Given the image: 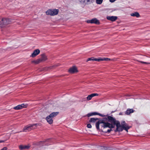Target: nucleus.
I'll list each match as a JSON object with an SVG mask.
<instances>
[{
  "label": "nucleus",
  "instance_id": "14",
  "mask_svg": "<svg viewBox=\"0 0 150 150\" xmlns=\"http://www.w3.org/2000/svg\"><path fill=\"white\" fill-rule=\"evenodd\" d=\"M98 93H92L88 95L87 97V100H89L91 99L92 98L95 96H98Z\"/></svg>",
  "mask_w": 150,
  "mask_h": 150
},
{
  "label": "nucleus",
  "instance_id": "21",
  "mask_svg": "<svg viewBox=\"0 0 150 150\" xmlns=\"http://www.w3.org/2000/svg\"><path fill=\"white\" fill-rule=\"evenodd\" d=\"M116 125L117 127V129H118L119 128V127H121V125H120V123L118 121H116L115 122V124H113L114 126Z\"/></svg>",
  "mask_w": 150,
  "mask_h": 150
},
{
  "label": "nucleus",
  "instance_id": "7",
  "mask_svg": "<svg viewBox=\"0 0 150 150\" xmlns=\"http://www.w3.org/2000/svg\"><path fill=\"white\" fill-rule=\"evenodd\" d=\"M86 22L88 23H94L96 24H99L100 22L96 18H93L91 20H87Z\"/></svg>",
  "mask_w": 150,
  "mask_h": 150
},
{
  "label": "nucleus",
  "instance_id": "1",
  "mask_svg": "<svg viewBox=\"0 0 150 150\" xmlns=\"http://www.w3.org/2000/svg\"><path fill=\"white\" fill-rule=\"evenodd\" d=\"M105 119L108 121L110 122L111 123L108 122H105L104 124L103 125V127L104 128L106 127L113 128L114 127L113 124H115V122H116L115 119L110 116H108Z\"/></svg>",
  "mask_w": 150,
  "mask_h": 150
},
{
  "label": "nucleus",
  "instance_id": "8",
  "mask_svg": "<svg viewBox=\"0 0 150 150\" xmlns=\"http://www.w3.org/2000/svg\"><path fill=\"white\" fill-rule=\"evenodd\" d=\"M121 127H122L127 132H128V129L130 127H129L125 121H122L121 123Z\"/></svg>",
  "mask_w": 150,
  "mask_h": 150
},
{
  "label": "nucleus",
  "instance_id": "11",
  "mask_svg": "<svg viewBox=\"0 0 150 150\" xmlns=\"http://www.w3.org/2000/svg\"><path fill=\"white\" fill-rule=\"evenodd\" d=\"M40 50L39 49H36L34 50L33 52L30 55V57H34L38 54L40 53Z\"/></svg>",
  "mask_w": 150,
  "mask_h": 150
},
{
  "label": "nucleus",
  "instance_id": "15",
  "mask_svg": "<svg viewBox=\"0 0 150 150\" xmlns=\"http://www.w3.org/2000/svg\"><path fill=\"white\" fill-rule=\"evenodd\" d=\"M89 61H95L99 62V58H96L93 57L91 58H88L86 61V62H88Z\"/></svg>",
  "mask_w": 150,
  "mask_h": 150
},
{
  "label": "nucleus",
  "instance_id": "13",
  "mask_svg": "<svg viewBox=\"0 0 150 150\" xmlns=\"http://www.w3.org/2000/svg\"><path fill=\"white\" fill-rule=\"evenodd\" d=\"M104 122L103 120H99L98 122H97L96 123V128L98 130L99 129V125L101 123H103V125L104 124Z\"/></svg>",
  "mask_w": 150,
  "mask_h": 150
},
{
  "label": "nucleus",
  "instance_id": "5",
  "mask_svg": "<svg viewBox=\"0 0 150 150\" xmlns=\"http://www.w3.org/2000/svg\"><path fill=\"white\" fill-rule=\"evenodd\" d=\"M81 4L84 5H88L92 3L94 0H78Z\"/></svg>",
  "mask_w": 150,
  "mask_h": 150
},
{
  "label": "nucleus",
  "instance_id": "4",
  "mask_svg": "<svg viewBox=\"0 0 150 150\" xmlns=\"http://www.w3.org/2000/svg\"><path fill=\"white\" fill-rule=\"evenodd\" d=\"M59 12V10L57 9H49L46 12V13L47 15L54 16L57 15Z\"/></svg>",
  "mask_w": 150,
  "mask_h": 150
},
{
  "label": "nucleus",
  "instance_id": "23",
  "mask_svg": "<svg viewBox=\"0 0 150 150\" xmlns=\"http://www.w3.org/2000/svg\"><path fill=\"white\" fill-rule=\"evenodd\" d=\"M97 115V112H93L88 113L87 115V116L88 117H89L91 116L94 115Z\"/></svg>",
  "mask_w": 150,
  "mask_h": 150
},
{
  "label": "nucleus",
  "instance_id": "33",
  "mask_svg": "<svg viewBox=\"0 0 150 150\" xmlns=\"http://www.w3.org/2000/svg\"><path fill=\"white\" fill-rule=\"evenodd\" d=\"M141 62L142 63H143V64H148L147 62Z\"/></svg>",
  "mask_w": 150,
  "mask_h": 150
},
{
  "label": "nucleus",
  "instance_id": "9",
  "mask_svg": "<svg viewBox=\"0 0 150 150\" xmlns=\"http://www.w3.org/2000/svg\"><path fill=\"white\" fill-rule=\"evenodd\" d=\"M28 105L27 104L23 103L21 105H19L13 108V109L16 110H19L23 108H26Z\"/></svg>",
  "mask_w": 150,
  "mask_h": 150
},
{
  "label": "nucleus",
  "instance_id": "31",
  "mask_svg": "<svg viewBox=\"0 0 150 150\" xmlns=\"http://www.w3.org/2000/svg\"><path fill=\"white\" fill-rule=\"evenodd\" d=\"M86 100H87V98H84L83 99L82 101H86Z\"/></svg>",
  "mask_w": 150,
  "mask_h": 150
},
{
  "label": "nucleus",
  "instance_id": "26",
  "mask_svg": "<svg viewBox=\"0 0 150 150\" xmlns=\"http://www.w3.org/2000/svg\"><path fill=\"white\" fill-rule=\"evenodd\" d=\"M122 127H119V129H116L115 131H118L119 132H120V131H122L123 130V129L122 128Z\"/></svg>",
  "mask_w": 150,
  "mask_h": 150
},
{
  "label": "nucleus",
  "instance_id": "19",
  "mask_svg": "<svg viewBox=\"0 0 150 150\" xmlns=\"http://www.w3.org/2000/svg\"><path fill=\"white\" fill-rule=\"evenodd\" d=\"M130 15L133 17L136 16L137 18L139 17L140 16L139 13L137 12H135L134 13H131Z\"/></svg>",
  "mask_w": 150,
  "mask_h": 150
},
{
  "label": "nucleus",
  "instance_id": "32",
  "mask_svg": "<svg viewBox=\"0 0 150 150\" xmlns=\"http://www.w3.org/2000/svg\"><path fill=\"white\" fill-rule=\"evenodd\" d=\"M5 142L4 140H0V143H4Z\"/></svg>",
  "mask_w": 150,
  "mask_h": 150
},
{
  "label": "nucleus",
  "instance_id": "10",
  "mask_svg": "<svg viewBox=\"0 0 150 150\" xmlns=\"http://www.w3.org/2000/svg\"><path fill=\"white\" fill-rule=\"evenodd\" d=\"M68 71L70 73L74 74L78 72V71L75 66H73L69 69Z\"/></svg>",
  "mask_w": 150,
  "mask_h": 150
},
{
  "label": "nucleus",
  "instance_id": "12",
  "mask_svg": "<svg viewBox=\"0 0 150 150\" xmlns=\"http://www.w3.org/2000/svg\"><path fill=\"white\" fill-rule=\"evenodd\" d=\"M107 19L111 21H114L117 18V17L116 16H108L106 17Z\"/></svg>",
  "mask_w": 150,
  "mask_h": 150
},
{
  "label": "nucleus",
  "instance_id": "29",
  "mask_svg": "<svg viewBox=\"0 0 150 150\" xmlns=\"http://www.w3.org/2000/svg\"><path fill=\"white\" fill-rule=\"evenodd\" d=\"M110 129H108L107 130V132H108V133H110L111 131H112V128H110Z\"/></svg>",
  "mask_w": 150,
  "mask_h": 150
},
{
  "label": "nucleus",
  "instance_id": "18",
  "mask_svg": "<svg viewBox=\"0 0 150 150\" xmlns=\"http://www.w3.org/2000/svg\"><path fill=\"white\" fill-rule=\"evenodd\" d=\"M134 110L132 109H127L125 112V113L127 115H129L130 113L133 112Z\"/></svg>",
  "mask_w": 150,
  "mask_h": 150
},
{
  "label": "nucleus",
  "instance_id": "24",
  "mask_svg": "<svg viewBox=\"0 0 150 150\" xmlns=\"http://www.w3.org/2000/svg\"><path fill=\"white\" fill-rule=\"evenodd\" d=\"M103 0H96V3L98 4H101L103 2Z\"/></svg>",
  "mask_w": 150,
  "mask_h": 150
},
{
  "label": "nucleus",
  "instance_id": "3",
  "mask_svg": "<svg viewBox=\"0 0 150 150\" xmlns=\"http://www.w3.org/2000/svg\"><path fill=\"white\" fill-rule=\"evenodd\" d=\"M37 125V124H30L25 126L23 129V131L26 132L35 129Z\"/></svg>",
  "mask_w": 150,
  "mask_h": 150
},
{
  "label": "nucleus",
  "instance_id": "22",
  "mask_svg": "<svg viewBox=\"0 0 150 150\" xmlns=\"http://www.w3.org/2000/svg\"><path fill=\"white\" fill-rule=\"evenodd\" d=\"M110 59L108 58H99V62L103 61H110Z\"/></svg>",
  "mask_w": 150,
  "mask_h": 150
},
{
  "label": "nucleus",
  "instance_id": "34",
  "mask_svg": "<svg viewBox=\"0 0 150 150\" xmlns=\"http://www.w3.org/2000/svg\"><path fill=\"white\" fill-rule=\"evenodd\" d=\"M48 145V144H44V145Z\"/></svg>",
  "mask_w": 150,
  "mask_h": 150
},
{
  "label": "nucleus",
  "instance_id": "2",
  "mask_svg": "<svg viewBox=\"0 0 150 150\" xmlns=\"http://www.w3.org/2000/svg\"><path fill=\"white\" fill-rule=\"evenodd\" d=\"M58 113V112H53L47 116L46 118L47 122L50 124H52L53 122V118L57 116Z\"/></svg>",
  "mask_w": 150,
  "mask_h": 150
},
{
  "label": "nucleus",
  "instance_id": "20",
  "mask_svg": "<svg viewBox=\"0 0 150 150\" xmlns=\"http://www.w3.org/2000/svg\"><path fill=\"white\" fill-rule=\"evenodd\" d=\"M41 62V60L40 59H37L36 60H33L32 61V62L37 64Z\"/></svg>",
  "mask_w": 150,
  "mask_h": 150
},
{
  "label": "nucleus",
  "instance_id": "28",
  "mask_svg": "<svg viewBox=\"0 0 150 150\" xmlns=\"http://www.w3.org/2000/svg\"><path fill=\"white\" fill-rule=\"evenodd\" d=\"M87 127L88 128H91L92 127V126L90 124H88L87 125Z\"/></svg>",
  "mask_w": 150,
  "mask_h": 150
},
{
  "label": "nucleus",
  "instance_id": "30",
  "mask_svg": "<svg viewBox=\"0 0 150 150\" xmlns=\"http://www.w3.org/2000/svg\"><path fill=\"white\" fill-rule=\"evenodd\" d=\"M8 148L6 147H4L0 150H7Z\"/></svg>",
  "mask_w": 150,
  "mask_h": 150
},
{
  "label": "nucleus",
  "instance_id": "17",
  "mask_svg": "<svg viewBox=\"0 0 150 150\" xmlns=\"http://www.w3.org/2000/svg\"><path fill=\"white\" fill-rule=\"evenodd\" d=\"M29 146H27L20 145L19 146V148L20 150H22L25 149H28Z\"/></svg>",
  "mask_w": 150,
  "mask_h": 150
},
{
  "label": "nucleus",
  "instance_id": "16",
  "mask_svg": "<svg viewBox=\"0 0 150 150\" xmlns=\"http://www.w3.org/2000/svg\"><path fill=\"white\" fill-rule=\"evenodd\" d=\"M41 60V62L42 61H45L46 60L47 58V56H46L45 54H42L41 55V58L40 59Z\"/></svg>",
  "mask_w": 150,
  "mask_h": 150
},
{
  "label": "nucleus",
  "instance_id": "25",
  "mask_svg": "<svg viewBox=\"0 0 150 150\" xmlns=\"http://www.w3.org/2000/svg\"><path fill=\"white\" fill-rule=\"evenodd\" d=\"M98 118H91L89 122H95L96 120H98Z\"/></svg>",
  "mask_w": 150,
  "mask_h": 150
},
{
  "label": "nucleus",
  "instance_id": "27",
  "mask_svg": "<svg viewBox=\"0 0 150 150\" xmlns=\"http://www.w3.org/2000/svg\"><path fill=\"white\" fill-rule=\"evenodd\" d=\"M99 115L102 117H105V116H107V115H103V114H101L100 113H97V115Z\"/></svg>",
  "mask_w": 150,
  "mask_h": 150
},
{
  "label": "nucleus",
  "instance_id": "6",
  "mask_svg": "<svg viewBox=\"0 0 150 150\" xmlns=\"http://www.w3.org/2000/svg\"><path fill=\"white\" fill-rule=\"evenodd\" d=\"M10 23V20L9 19L3 18L0 19V25H6Z\"/></svg>",
  "mask_w": 150,
  "mask_h": 150
},
{
  "label": "nucleus",
  "instance_id": "35",
  "mask_svg": "<svg viewBox=\"0 0 150 150\" xmlns=\"http://www.w3.org/2000/svg\"><path fill=\"white\" fill-rule=\"evenodd\" d=\"M1 28L3 27H2L1 26Z\"/></svg>",
  "mask_w": 150,
  "mask_h": 150
}]
</instances>
